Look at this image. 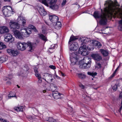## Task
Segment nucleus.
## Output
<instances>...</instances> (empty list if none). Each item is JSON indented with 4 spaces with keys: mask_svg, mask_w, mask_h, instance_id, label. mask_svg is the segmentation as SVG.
<instances>
[{
    "mask_svg": "<svg viewBox=\"0 0 122 122\" xmlns=\"http://www.w3.org/2000/svg\"><path fill=\"white\" fill-rule=\"evenodd\" d=\"M29 117H28V118H30V119H31L32 118V117L31 116H29Z\"/></svg>",
    "mask_w": 122,
    "mask_h": 122,
    "instance_id": "obj_59",
    "label": "nucleus"
},
{
    "mask_svg": "<svg viewBox=\"0 0 122 122\" xmlns=\"http://www.w3.org/2000/svg\"><path fill=\"white\" fill-rule=\"evenodd\" d=\"M13 75L12 74H10L8 76V77H4V80L5 81H9L13 77Z\"/></svg>",
    "mask_w": 122,
    "mask_h": 122,
    "instance_id": "obj_28",
    "label": "nucleus"
},
{
    "mask_svg": "<svg viewBox=\"0 0 122 122\" xmlns=\"http://www.w3.org/2000/svg\"><path fill=\"white\" fill-rule=\"evenodd\" d=\"M87 10H86L85 11L83 12H82V13H87Z\"/></svg>",
    "mask_w": 122,
    "mask_h": 122,
    "instance_id": "obj_56",
    "label": "nucleus"
},
{
    "mask_svg": "<svg viewBox=\"0 0 122 122\" xmlns=\"http://www.w3.org/2000/svg\"><path fill=\"white\" fill-rule=\"evenodd\" d=\"M1 0H0V4H1Z\"/></svg>",
    "mask_w": 122,
    "mask_h": 122,
    "instance_id": "obj_62",
    "label": "nucleus"
},
{
    "mask_svg": "<svg viewBox=\"0 0 122 122\" xmlns=\"http://www.w3.org/2000/svg\"><path fill=\"white\" fill-rule=\"evenodd\" d=\"M34 69L35 73H36V72H37L38 71H37V69L36 67H34Z\"/></svg>",
    "mask_w": 122,
    "mask_h": 122,
    "instance_id": "obj_50",
    "label": "nucleus"
},
{
    "mask_svg": "<svg viewBox=\"0 0 122 122\" xmlns=\"http://www.w3.org/2000/svg\"><path fill=\"white\" fill-rule=\"evenodd\" d=\"M120 99H122L121 102L122 105V92H121L119 95Z\"/></svg>",
    "mask_w": 122,
    "mask_h": 122,
    "instance_id": "obj_48",
    "label": "nucleus"
},
{
    "mask_svg": "<svg viewBox=\"0 0 122 122\" xmlns=\"http://www.w3.org/2000/svg\"><path fill=\"white\" fill-rule=\"evenodd\" d=\"M0 121L1 122H9L6 120H4L2 118H0Z\"/></svg>",
    "mask_w": 122,
    "mask_h": 122,
    "instance_id": "obj_43",
    "label": "nucleus"
},
{
    "mask_svg": "<svg viewBox=\"0 0 122 122\" xmlns=\"http://www.w3.org/2000/svg\"><path fill=\"white\" fill-rule=\"evenodd\" d=\"M21 22L22 23V25L23 26H25L26 23V21L25 20H22Z\"/></svg>",
    "mask_w": 122,
    "mask_h": 122,
    "instance_id": "obj_47",
    "label": "nucleus"
},
{
    "mask_svg": "<svg viewBox=\"0 0 122 122\" xmlns=\"http://www.w3.org/2000/svg\"><path fill=\"white\" fill-rule=\"evenodd\" d=\"M9 6H4L2 8V12L4 15L6 16H9L10 13V11L7 8V7H8Z\"/></svg>",
    "mask_w": 122,
    "mask_h": 122,
    "instance_id": "obj_18",
    "label": "nucleus"
},
{
    "mask_svg": "<svg viewBox=\"0 0 122 122\" xmlns=\"http://www.w3.org/2000/svg\"><path fill=\"white\" fill-rule=\"evenodd\" d=\"M11 84V82L10 81H7L6 82V84L8 85H10Z\"/></svg>",
    "mask_w": 122,
    "mask_h": 122,
    "instance_id": "obj_54",
    "label": "nucleus"
},
{
    "mask_svg": "<svg viewBox=\"0 0 122 122\" xmlns=\"http://www.w3.org/2000/svg\"><path fill=\"white\" fill-rule=\"evenodd\" d=\"M36 43L31 42L30 41H28L26 43L23 42L22 43L20 42H18L17 44V46H20L21 45L24 46V45H27V46H33Z\"/></svg>",
    "mask_w": 122,
    "mask_h": 122,
    "instance_id": "obj_14",
    "label": "nucleus"
},
{
    "mask_svg": "<svg viewBox=\"0 0 122 122\" xmlns=\"http://www.w3.org/2000/svg\"><path fill=\"white\" fill-rule=\"evenodd\" d=\"M52 91H53L52 94H50L48 96H51L52 95L53 98L55 99H60L61 98V95H62V94L59 93L57 91H53L52 90Z\"/></svg>",
    "mask_w": 122,
    "mask_h": 122,
    "instance_id": "obj_12",
    "label": "nucleus"
},
{
    "mask_svg": "<svg viewBox=\"0 0 122 122\" xmlns=\"http://www.w3.org/2000/svg\"><path fill=\"white\" fill-rule=\"evenodd\" d=\"M60 73L62 76H65L64 74L62 72H60Z\"/></svg>",
    "mask_w": 122,
    "mask_h": 122,
    "instance_id": "obj_53",
    "label": "nucleus"
},
{
    "mask_svg": "<svg viewBox=\"0 0 122 122\" xmlns=\"http://www.w3.org/2000/svg\"><path fill=\"white\" fill-rule=\"evenodd\" d=\"M78 36H75L73 35H72L70 37L68 43L69 44H71L72 42L75 41L77 40L78 38Z\"/></svg>",
    "mask_w": 122,
    "mask_h": 122,
    "instance_id": "obj_21",
    "label": "nucleus"
},
{
    "mask_svg": "<svg viewBox=\"0 0 122 122\" xmlns=\"http://www.w3.org/2000/svg\"><path fill=\"white\" fill-rule=\"evenodd\" d=\"M57 0H47V3L48 6L51 9L55 10H58L59 8L58 5L56 4Z\"/></svg>",
    "mask_w": 122,
    "mask_h": 122,
    "instance_id": "obj_8",
    "label": "nucleus"
},
{
    "mask_svg": "<svg viewBox=\"0 0 122 122\" xmlns=\"http://www.w3.org/2000/svg\"><path fill=\"white\" fill-rule=\"evenodd\" d=\"M44 30H43L42 31L43 33H44Z\"/></svg>",
    "mask_w": 122,
    "mask_h": 122,
    "instance_id": "obj_64",
    "label": "nucleus"
},
{
    "mask_svg": "<svg viewBox=\"0 0 122 122\" xmlns=\"http://www.w3.org/2000/svg\"><path fill=\"white\" fill-rule=\"evenodd\" d=\"M39 1L41 3L44 4L47 6H48L47 0H39Z\"/></svg>",
    "mask_w": 122,
    "mask_h": 122,
    "instance_id": "obj_31",
    "label": "nucleus"
},
{
    "mask_svg": "<svg viewBox=\"0 0 122 122\" xmlns=\"http://www.w3.org/2000/svg\"><path fill=\"white\" fill-rule=\"evenodd\" d=\"M67 0H63L61 4L62 6H64L66 4Z\"/></svg>",
    "mask_w": 122,
    "mask_h": 122,
    "instance_id": "obj_42",
    "label": "nucleus"
},
{
    "mask_svg": "<svg viewBox=\"0 0 122 122\" xmlns=\"http://www.w3.org/2000/svg\"><path fill=\"white\" fill-rule=\"evenodd\" d=\"M39 37L42 40L46 42L48 41L47 37L44 35L42 34H38Z\"/></svg>",
    "mask_w": 122,
    "mask_h": 122,
    "instance_id": "obj_24",
    "label": "nucleus"
},
{
    "mask_svg": "<svg viewBox=\"0 0 122 122\" xmlns=\"http://www.w3.org/2000/svg\"><path fill=\"white\" fill-rule=\"evenodd\" d=\"M47 92L46 90H44L43 91V93H45Z\"/></svg>",
    "mask_w": 122,
    "mask_h": 122,
    "instance_id": "obj_55",
    "label": "nucleus"
},
{
    "mask_svg": "<svg viewBox=\"0 0 122 122\" xmlns=\"http://www.w3.org/2000/svg\"><path fill=\"white\" fill-rule=\"evenodd\" d=\"M94 49L93 46H81L78 50L79 54L83 56H86L88 54L87 50L88 51L93 50Z\"/></svg>",
    "mask_w": 122,
    "mask_h": 122,
    "instance_id": "obj_6",
    "label": "nucleus"
},
{
    "mask_svg": "<svg viewBox=\"0 0 122 122\" xmlns=\"http://www.w3.org/2000/svg\"><path fill=\"white\" fill-rule=\"evenodd\" d=\"M28 51L30 52H32L34 49V46H27Z\"/></svg>",
    "mask_w": 122,
    "mask_h": 122,
    "instance_id": "obj_32",
    "label": "nucleus"
},
{
    "mask_svg": "<svg viewBox=\"0 0 122 122\" xmlns=\"http://www.w3.org/2000/svg\"><path fill=\"white\" fill-rule=\"evenodd\" d=\"M122 109V103H121V106L120 107V109H119L118 111L119 112H120L121 110V109Z\"/></svg>",
    "mask_w": 122,
    "mask_h": 122,
    "instance_id": "obj_52",
    "label": "nucleus"
},
{
    "mask_svg": "<svg viewBox=\"0 0 122 122\" xmlns=\"http://www.w3.org/2000/svg\"><path fill=\"white\" fill-rule=\"evenodd\" d=\"M49 67L52 69H56V67L53 65H51L49 66Z\"/></svg>",
    "mask_w": 122,
    "mask_h": 122,
    "instance_id": "obj_46",
    "label": "nucleus"
},
{
    "mask_svg": "<svg viewBox=\"0 0 122 122\" xmlns=\"http://www.w3.org/2000/svg\"><path fill=\"white\" fill-rule=\"evenodd\" d=\"M9 28L7 27L3 26L0 27V33L1 34H5L9 32Z\"/></svg>",
    "mask_w": 122,
    "mask_h": 122,
    "instance_id": "obj_17",
    "label": "nucleus"
},
{
    "mask_svg": "<svg viewBox=\"0 0 122 122\" xmlns=\"http://www.w3.org/2000/svg\"><path fill=\"white\" fill-rule=\"evenodd\" d=\"M89 42L93 46H102L100 42L96 40H90L89 39L86 38L84 39L81 40V46H86L85 44Z\"/></svg>",
    "mask_w": 122,
    "mask_h": 122,
    "instance_id": "obj_7",
    "label": "nucleus"
},
{
    "mask_svg": "<svg viewBox=\"0 0 122 122\" xmlns=\"http://www.w3.org/2000/svg\"><path fill=\"white\" fill-rule=\"evenodd\" d=\"M29 70L28 67L27 66H25L21 69L20 71L19 72V75H21L24 74H27L28 73V71Z\"/></svg>",
    "mask_w": 122,
    "mask_h": 122,
    "instance_id": "obj_13",
    "label": "nucleus"
},
{
    "mask_svg": "<svg viewBox=\"0 0 122 122\" xmlns=\"http://www.w3.org/2000/svg\"><path fill=\"white\" fill-rule=\"evenodd\" d=\"M43 76L45 78V80L47 82L50 83L53 80L52 78V75L51 74L47 73H45L43 74Z\"/></svg>",
    "mask_w": 122,
    "mask_h": 122,
    "instance_id": "obj_11",
    "label": "nucleus"
},
{
    "mask_svg": "<svg viewBox=\"0 0 122 122\" xmlns=\"http://www.w3.org/2000/svg\"><path fill=\"white\" fill-rule=\"evenodd\" d=\"M4 1L5 2H10V0H4Z\"/></svg>",
    "mask_w": 122,
    "mask_h": 122,
    "instance_id": "obj_57",
    "label": "nucleus"
},
{
    "mask_svg": "<svg viewBox=\"0 0 122 122\" xmlns=\"http://www.w3.org/2000/svg\"><path fill=\"white\" fill-rule=\"evenodd\" d=\"M91 56L93 59L97 61H99L102 59V57L98 54H93Z\"/></svg>",
    "mask_w": 122,
    "mask_h": 122,
    "instance_id": "obj_16",
    "label": "nucleus"
},
{
    "mask_svg": "<svg viewBox=\"0 0 122 122\" xmlns=\"http://www.w3.org/2000/svg\"><path fill=\"white\" fill-rule=\"evenodd\" d=\"M17 86L18 87V88H20V87L18 85H17Z\"/></svg>",
    "mask_w": 122,
    "mask_h": 122,
    "instance_id": "obj_61",
    "label": "nucleus"
},
{
    "mask_svg": "<svg viewBox=\"0 0 122 122\" xmlns=\"http://www.w3.org/2000/svg\"><path fill=\"white\" fill-rule=\"evenodd\" d=\"M78 76L79 78L81 79H84L86 77V75L83 73L78 74Z\"/></svg>",
    "mask_w": 122,
    "mask_h": 122,
    "instance_id": "obj_29",
    "label": "nucleus"
},
{
    "mask_svg": "<svg viewBox=\"0 0 122 122\" xmlns=\"http://www.w3.org/2000/svg\"><path fill=\"white\" fill-rule=\"evenodd\" d=\"M9 25L15 37L19 39H22L23 37L21 33L17 30L20 28L18 23L14 21H11L9 23Z\"/></svg>",
    "mask_w": 122,
    "mask_h": 122,
    "instance_id": "obj_2",
    "label": "nucleus"
},
{
    "mask_svg": "<svg viewBox=\"0 0 122 122\" xmlns=\"http://www.w3.org/2000/svg\"><path fill=\"white\" fill-rule=\"evenodd\" d=\"M87 74L88 75H89L90 76H91L93 77L92 78V80H96V78H95L94 77L95 76H96L97 74V73L95 72H87Z\"/></svg>",
    "mask_w": 122,
    "mask_h": 122,
    "instance_id": "obj_23",
    "label": "nucleus"
},
{
    "mask_svg": "<svg viewBox=\"0 0 122 122\" xmlns=\"http://www.w3.org/2000/svg\"><path fill=\"white\" fill-rule=\"evenodd\" d=\"M119 67V66H118V67L116 68V69L115 70V71L114 72H113V74L112 75H111L112 76V77H113L115 75V74L118 68Z\"/></svg>",
    "mask_w": 122,
    "mask_h": 122,
    "instance_id": "obj_44",
    "label": "nucleus"
},
{
    "mask_svg": "<svg viewBox=\"0 0 122 122\" xmlns=\"http://www.w3.org/2000/svg\"><path fill=\"white\" fill-rule=\"evenodd\" d=\"M79 85L80 87L82 89H84L85 87V86L81 83H80Z\"/></svg>",
    "mask_w": 122,
    "mask_h": 122,
    "instance_id": "obj_45",
    "label": "nucleus"
},
{
    "mask_svg": "<svg viewBox=\"0 0 122 122\" xmlns=\"http://www.w3.org/2000/svg\"><path fill=\"white\" fill-rule=\"evenodd\" d=\"M82 97L84 99L87 101H89L91 100L90 98L87 96L86 94H83Z\"/></svg>",
    "mask_w": 122,
    "mask_h": 122,
    "instance_id": "obj_30",
    "label": "nucleus"
},
{
    "mask_svg": "<svg viewBox=\"0 0 122 122\" xmlns=\"http://www.w3.org/2000/svg\"><path fill=\"white\" fill-rule=\"evenodd\" d=\"M69 109L71 110L70 111V112H71L72 111V107H70Z\"/></svg>",
    "mask_w": 122,
    "mask_h": 122,
    "instance_id": "obj_58",
    "label": "nucleus"
},
{
    "mask_svg": "<svg viewBox=\"0 0 122 122\" xmlns=\"http://www.w3.org/2000/svg\"><path fill=\"white\" fill-rule=\"evenodd\" d=\"M115 7L113 3H112L109 5L108 7L104 8L103 10L102 9L101 10L102 15L100 14L99 11H96L93 15L95 19L101 18L100 23L101 25H105L107 21V19H112L113 15L112 12L114 10Z\"/></svg>",
    "mask_w": 122,
    "mask_h": 122,
    "instance_id": "obj_1",
    "label": "nucleus"
},
{
    "mask_svg": "<svg viewBox=\"0 0 122 122\" xmlns=\"http://www.w3.org/2000/svg\"><path fill=\"white\" fill-rule=\"evenodd\" d=\"M38 12L42 16H45L46 14V12L45 10L43 7H39Z\"/></svg>",
    "mask_w": 122,
    "mask_h": 122,
    "instance_id": "obj_20",
    "label": "nucleus"
},
{
    "mask_svg": "<svg viewBox=\"0 0 122 122\" xmlns=\"http://www.w3.org/2000/svg\"><path fill=\"white\" fill-rule=\"evenodd\" d=\"M9 99L11 98V97H16L15 93L14 92H10L8 95Z\"/></svg>",
    "mask_w": 122,
    "mask_h": 122,
    "instance_id": "obj_27",
    "label": "nucleus"
},
{
    "mask_svg": "<svg viewBox=\"0 0 122 122\" xmlns=\"http://www.w3.org/2000/svg\"><path fill=\"white\" fill-rule=\"evenodd\" d=\"M98 88V87H96V88H94V89H97V88Z\"/></svg>",
    "mask_w": 122,
    "mask_h": 122,
    "instance_id": "obj_60",
    "label": "nucleus"
},
{
    "mask_svg": "<svg viewBox=\"0 0 122 122\" xmlns=\"http://www.w3.org/2000/svg\"><path fill=\"white\" fill-rule=\"evenodd\" d=\"M100 51L103 56L104 57L107 56L109 54V51L107 50L101 49L100 50Z\"/></svg>",
    "mask_w": 122,
    "mask_h": 122,
    "instance_id": "obj_22",
    "label": "nucleus"
},
{
    "mask_svg": "<svg viewBox=\"0 0 122 122\" xmlns=\"http://www.w3.org/2000/svg\"><path fill=\"white\" fill-rule=\"evenodd\" d=\"M5 39L8 41L12 42L14 40V38H13L12 35L10 34H7L5 35Z\"/></svg>",
    "mask_w": 122,
    "mask_h": 122,
    "instance_id": "obj_19",
    "label": "nucleus"
},
{
    "mask_svg": "<svg viewBox=\"0 0 122 122\" xmlns=\"http://www.w3.org/2000/svg\"><path fill=\"white\" fill-rule=\"evenodd\" d=\"M49 19L52 23H54L59 20L58 17L55 15H49Z\"/></svg>",
    "mask_w": 122,
    "mask_h": 122,
    "instance_id": "obj_15",
    "label": "nucleus"
},
{
    "mask_svg": "<svg viewBox=\"0 0 122 122\" xmlns=\"http://www.w3.org/2000/svg\"><path fill=\"white\" fill-rule=\"evenodd\" d=\"M31 28L36 32H38L37 30L36 29V27L33 25H31L29 26Z\"/></svg>",
    "mask_w": 122,
    "mask_h": 122,
    "instance_id": "obj_35",
    "label": "nucleus"
},
{
    "mask_svg": "<svg viewBox=\"0 0 122 122\" xmlns=\"http://www.w3.org/2000/svg\"><path fill=\"white\" fill-rule=\"evenodd\" d=\"M79 66L80 68H88L91 66V59L87 57H85L82 60L79 61Z\"/></svg>",
    "mask_w": 122,
    "mask_h": 122,
    "instance_id": "obj_5",
    "label": "nucleus"
},
{
    "mask_svg": "<svg viewBox=\"0 0 122 122\" xmlns=\"http://www.w3.org/2000/svg\"><path fill=\"white\" fill-rule=\"evenodd\" d=\"M24 107L22 106H19L18 107H15L14 109L17 112L22 111Z\"/></svg>",
    "mask_w": 122,
    "mask_h": 122,
    "instance_id": "obj_25",
    "label": "nucleus"
},
{
    "mask_svg": "<svg viewBox=\"0 0 122 122\" xmlns=\"http://www.w3.org/2000/svg\"><path fill=\"white\" fill-rule=\"evenodd\" d=\"M5 61V57L4 56L1 57L0 58V63H2Z\"/></svg>",
    "mask_w": 122,
    "mask_h": 122,
    "instance_id": "obj_38",
    "label": "nucleus"
},
{
    "mask_svg": "<svg viewBox=\"0 0 122 122\" xmlns=\"http://www.w3.org/2000/svg\"><path fill=\"white\" fill-rule=\"evenodd\" d=\"M35 75L38 79H40L41 78V75L39 73L38 71L35 73Z\"/></svg>",
    "mask_w": 122,
    "mask_h": 122,
    "instance_id": "obj_37",
    "label": "nucleus"
},
{
    "mask_svg": "<svg viewBox=\"0 0 122 122\" xmlns=\"http://www.w3.org/2000/svg\"><path fill=\"white\" fill-rule=\"evenodd\" d=\"M6 46H0V50L3 49L4 48H6Z\"/></svg>",
    "mask_w": 122,
    "mask_h": 122,
    "instance_id": "obj_49",
    "label": "nucleus"
},
{
    "mask_svg": "<svg viewBox=\"0 0 122 122\" xmlns=\"http://www.w3.org/2000/svg\"><path fill=\"white\" fill-rule=\"evenodd\" d=\"M56 23L55 27L56 29H58L61 27V24L60 22L57 21Z\"/></svg>",
    "mask_w": 122,
    "mask_h": 122,
    "instance_id": "obj_26",
    "label": "nucleus"
},
{
    "mask_svg": "<svg viewBox=\"0 0 122 122\" xmlns=\"http://www.w3.org/2000/svg\"><path fill=\"white\" fill-rule=\"evenodd\" d=\"M56 77H58V76H57V75H56Z\"/></svg>",
    "mask_w": 122,
    "mask_h": 122,
    "instance_id": "obj_63",
    "label": "nucleus"
},
{
    "mask_svg": "<svg viewBox=\"0 0 122 122\" xmlns=\"http://www.w3.org/2000/svg\"><path fill=\"white\" fill-rule=\"evenodd\" d=\"M69 48L70 50V58L71 64L73 65L76 64L79 59L78 56L75 53H71V52L77 50L78 46H69Z\"/></svg>",
    "mask_w": 122,
    "mask_h": 122,
    "instance_id": "obj_3",
    "label": "nucleus"
},
{
    "mask_svg": "<svg viewBox=\"0 0 122 122\" xmlns=\"http://www.w3.org/2000/svg\"><path fill=\"white\" fill-rule=\"evenodd\" d=\"M101 67V65L99 63H97L95 66V67L96 68H100Z\"/></svg>",
    "mask_w": 122,
    "mask_h": 122,
    "instance_id": "obj_40",
    "label": "nucleus"
},
{
    "mask_svg": "<svg viewBox=\"0 0 122 122\" xmlns=\"http://www.w3.org/2000/svg\"><path fill=\"white\" fill-rule=\"evenodd\" d=\"M71 43H72V44H70L71 45H70V46H77L78 45V43L77 42H76V41H74L72 42Z\"/></svg>",
    "mask_w": 122,
    "mask_h": 122,
    "instance_id": "obj_39",
    "label": "nucleus"
},
{
    "mask_svg": "<svg viewBox=\"0 0 122 122\" xmlns=\"http://www.w3.org/2000/svg\"><path fill=\"white\" fill-rule=\"evenodd\" d=\"M48 121L50 122H53L54 121V120L52 117H50L49 118Z\"/></svg>",
    "mask_w": 122,
    "mask_h": 122,
    "instance_id": "obj_41",
    "label": "nucleus"
},
{
    "mask_svg": "<svg viewBox=\"0 0 122 122\" xmlns=\"http://www.w3.org/2000/svg\"><path fill=\"white\" fill-rule=\"evenodd\" d=\"M20 31L22 36L25 37L29 36L30 34L32 33L31 30L29 28L22 29Z\"/></svg>",
    "mask_w": 122,
    "mask_h": 122,
    "instance_id": "obj_9",
    "label": "nucleus"
},
{
    "mask_svg": "<svg viewBox=\"0 0 122 122\" xmlns=\"http://www.w3.org/2000/svg\"><path fill=\"white\" fill-rule=\"evenodd\" d=\"M7 52L11 56L16 57L20 53V51L16 50L9 49L7 50Z\"/></svg>",
    "mask_w": 122,
    "mask_h": 122,
    "instance_id": "obj_10",
    "label": "nucleus"
},
{
    "mask_svg": "<svg viewBox=\"0 0 122 122\" xmlns=\"http://www.w3.org/2000/svg\"><path fill=\"white\" fill-rule=\"evenodd\" d=\"M55 48V46H51L49 48L48 50V52L50 53H52L53 51V50Z\"/></svg>",
    "mask_w": 122,
    "mask_h": 122,
    "instance_id": "obj_34",
    "label": "nucleus"
},
{
    "mask_svg": "<svg viewBox=\"0 0 122 122\" xmlns=\"http://www.w3.org/2000/svg\"><path fill=\"white\" fill-rule=\"evenodd\" d=\"M118 84L117 83L113 87L112 89L114 91H116L117 89V87Z\"/></svg>",
    "mask_w": 122,
    "mask_h": 122,
    "instance_id": "obj_36",
    "label": "nucleus"
},
{
    "mask_svg": "<svg viewBox=\"0 0 122 122\" xmlns=\"http://www.w3.org/2000/svg\"><path fill=\"white\" fill-rule=\"evenodd\" d=\"M0 46H6L4 43L1 41H0Z\"/></svg>",
    "mask_w": 122,
    "mask_h": 122,
    "instance_id": "obj_51",
    "label": "nucleus"
},
{
    "mask_svg": "<svg viewBox=\"0 0 122 122\" xmlns=\"http://www.w3.org/2000/svg\"><path fill=\"white\" fill-rule=\"evenodd\" d=\"M111 2H110L108 1H106V3L104 5H105L106 4H108V5L107 7L109 6V5L113 3V4L114 6L115 7L114 10L112 12L113 15L112 17L114 15H116V14L120 15L121 17H122V8H119L116 7V6H118V7L120 6V5H118V3L116 0H115L114 3L112 1H110Z\"/></svg>",
    "mask_w": 122,
    "mask_h": 122,
    "instance_id": "obj_4",
    "label": "nucleus"
},
{
    "mask_svg": "<svg viewBox=\"0 0 122 122\" xmlns=\"http://www.w3.org/2000/svg\"><path fill=\"white\" fill-rule=\"evenodd\" d=\"M17 48L19 50L22 51H23L25 50L27 48V46H17Z\"/></svg>",
    "mask_w": 122,
    "mask_h": 122,
    "instance_id": "obj_33",
    "label": "nucleus"
}]
</instances>
